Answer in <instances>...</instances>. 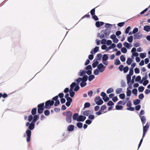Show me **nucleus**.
<instances>
[{"instance_id": "1", "label": "nucleus", "mask_w": 150, "mask_h": 150, "mask_svg": "<svg viewBox=\"0 0 150 150\" xmlns=\"http://www.w3.org/2000/svg\"><path fill=\"white\" fill-rule=\"evenodd\" d=\"M34 127L35 124L31 123L29 127V129H28L26 131V133L27 134V141L28 142H29L30 140V136L31 134V132L30 130L33 129Z\"/></svg>"}, {"instance_id": "2", "label": "nucleus", "mask_w": 150, "mask_h": 150, "mask_svg": "<svg viewBox=\"0 0 150 150\" xmlns=\"http://www.w3.org/2000/svg\"><path fill=\"white\" fill-rule=\"evenodd\" d=\"M110 32V30H109L106 29L103 30L98 34V37H99L100 38H107Z\"/></svg>"}, {"instance_id": "3", "label": "nucleus", "mask_w": 150, "mask_h": 150, "mask_svg": "<svg viewBox=\"0 0 150 150\" xmlns=\"http://www.w3.org/2000/svg\"><path fill=\"white\" fill-rule=\"evenodd\" d=\"M63 115H64L66 116V118L67 122L68 123H70L71 122V117L72 115V113L70 111H67L66 112L63 113Z\"/></svg>"}, {"instance_id": "4", "label": "nucleus", "mask_w": 150, "mask_h": 150, "mask_svg": "<svg viewBox=\"0 0 150 150\" xmlns=\"http://www.w3.org/2000/svg\"><path fill=\"white\" fill-rule=\"evenodd\" d=\"M76 85L75 82L72 83L70 85V88L69 91L70 96L71 97H73L75 94V92L73 91V88Z\"/></svg>"}, {"instance_id": "5", "label": "nucleus", "mask_w": 150, "mask_h": 150, "mask_svg": "<svg viewBox=\"0 0 150 150\" xmlns=\"http://www.w3.org/2000/svg\"><path fill=\"white\" fill-rule=\"evenodd\" d=\"M95 101L97 105H102L103 103V100L99 96H97L96 98Z\"/></svg>"}, {"instance_id": "6", "label": "nucleus", "mask_w": 150, "mask_h": 150, "mask_svg": "<svg viewBox=\"0 0 150 150\" xmlns=\"http://www.w3.org/2000/svg\"><path fill=\"white\" fill-rule=\"evenodd\" d=\"M44 103H42L38 105V113H41L43 112L44 110L43 107L44 106Z\"/></svg>"}, {"instance_id": "7", "label": "nucleus", "mask_w": 150, "mask_h": 150, "mask_svg": "<svg viewBox=\"0 0 150 150\" xmlns=\"http://www.w3.org/2000/svg\"><path fill=\"white\" fill-rule=\"evenodd\" d=\"M97 68L100 71V72H103L105 69L106 67L102 63H100L97 66Z\"/></svg>"}, {"instance_id": "8", "label": "nucleus", "mask_w": 150, "mask_h": 150, "mask_svg": "<svg viewBox=\"0 0 150 150\" xmlns=\"http://www.w3.org/2000/svg\"><path fill=\"white\" fill-rule=\"evenodd\" d=\"M149 124L148 123H147L146 124V125L145 126H143V135L142 136V138H144V136L145 135L147 131V130L148 129V128H149Z\"/></svg>"}, {"instance_id": "9", "label": "nucleus", "mask_w": 150, "mask_h": 150, "mask_svg": "<svg viewBox=\"0 0 150 150\" xmlns=\"http://www.w3.org/2000/svg\"><path fill=\"white\" fill-rule=\"evenodd\" d=\"M86 69L87 70L86 73L88 75H90L92 73V68L91 65H88L86 67Z\"/></svg>"}, {"instance_id": "10", "label": "nucleus", "mask_w": 150, "mask_h": 150, "mask_svg": "<svg viewBox=\"0 0 150 150\" xmlns=\"http://www.w3.org/2000/svg\"><path fill=\"white\" fill-rule=\"evenodd\" d=\"M54 103V101L53 100L51 101L48 100L45 103V108L47 109L48 108L49 105L50 106L52 105Z\"/></svg>"}, {"instance_id": "11", "label": "nucleus", "mask_w": 150, "mask_h": 150, "mask_svg": "<svg viewBox=\"0 0 150 150\" xmlns=\"http://www.w3.org/2000/svg\"><path fill=\"white\" fill-rule=\"evenodd\" d=\"M86 118V117L84 116L79 115L77 119V121L78 122H83Z\"/></svg>"}, {"instance_id": "12", "label": "nucleus", "mask_w": 150, "mask_h": 150, "mask_svg": "<svg viewBox=\"0 0 150 150\" xmlns=\"http://www.w3.org/2000/svg\"><path fill=\"white\" fill-rule=\"evenodd\" d=\"M95 9L93 8L91 11V14L93 19H98L97 16L95 14Z\"/></svg>"}, {"instance_id": "13", "label": "nucleus", "mask_w": 150, "mask_h": 150, "mask_svg": "<svg viewBox=\"0 0 150 150\" xmlns=\"http://www.w3.org/2000/svg\"><path fill=\"white\" fill-rule=\"evenodd\" d=\"M123 45L124 46H125L128 49H130L131 47L132 46V45L131 44L129 43L126 42H124Z\"/></svg>"}, {"instance_id": "14", "label": "nucleus", "mask_w": 150, "mask_h": 150, "mask_svg": "<svg viewBox=\"0 0 150 150\" xmlns=\"http://www.w3.org/2000/svg\"><path fill=\"white\" fill-rule=\"evenodd\" d=\"M142 35L141 34L138 33L136 34L134 36V39H136L142 38Z\"/></svg>"}, {"instance_id": "15", "label": "nucleus", "mask_w": 150, "mask_h": 150, "mask_svg": "<svg viewBox=\"0 0 150 150\" xmlns=\"http://www.w3.org/2000/svg\"><path fill=\"white\" fill-rule=\"evenodd\" d=\"M74 126L72 125H70L67 127V129L69 131H72L74 130Z\"/></svg>"}, {"instance_id": "16", "label": "nucleus", "mask_w": 150, "mask_h": 150, "mask_svg": "<svg viewBox=\"0 0 150 150\" xmlns=\"http://www.w3.org/2000/svg\"><path fill=\"white\" fill-rule=\"evenodd\" d=\"M99 50V47H96L94 49V50L93 51L92 50L91 52V53L92 54H93L96 52H97Z\"/></svg>"}, {"instance_id": "17", "label": "nucleus", "mask_w": 150, "mask_h": 150, "mask_svg": "<svg viewBox=\"0 0 150 150\" xmlns=\"http://www.w3.org/2000/svg\"><path fill=\"white\" fill-rule=\"evenodd\" d=\"M140 117L143 125L146 122V118L144 116H140Z\"/></svg>"}, {"instance_id": "18", "label": "nucleus", "mask_w": 150, "mask_h": 150, "mask_svg": "<svg viewBox=\"0 0 150 150\" xmlns=\"http://www.w3.org/2000/svg\"><path fill=\"white\" fill-rule=\"evenodd\" d=\"M86 72L85 71L81 70L80 72L78 73V75L81 76H83L86 73Z\"/></svg>"}, {"instance_id": "19", "label": "nucleus", "mask_w": 150, "mask_h": 150, "mask_svg": "<svg viewBox=\"0 0 150 150\" xmlns=\"http://www.w3.org/2000/svg\"><path fill=\"white\" fill-rule=\"evenodd\" d=\"M131 76L127 74V83L128 85H129V83L130 81V80L131 79Z\"/></svg>"}, {"instance_id": "20", "label": "nucleus", "mask_w": 150, "mask_h": 150, "mask_svg": "<svg viewBox=\"0 0 150 150\" xmlns=\"http://www.w3.org/2000/svg\"><path fill=\"white\" fill-rule=\"evenodd\" d=\"M132 62V59L130 58H128L126 61V63L128 65H130Z\"/></svg>"}, {"instance_id": "21", "label": "nucleus", "mask_w": 150, "mask_h": 150, "mask_svg": "<svg viewBox=\"0 0 150 150\" xmlns=\"http://www.w3.org/2000/svg\"><path fill=\"white\" fill-rule=\"evenodd\" d=\"M103 23H104L103 22H99V21H97L96 22V25L97 27H99L100 26L102 25Z\"/></svg>"}, {"instance_id": "22", "label": "nucleus", "mask_w": 150, "mask_h": 150, "mask_svg": "<svg viewBox=\"0 0 150 150\" xmlns=\"http://www.w3.org/2000/svg\"><path fill=\"white\" fill-rule=\"evenodd\" d=\"M108 57L107 55L104 54L102 57V61H106L108 59Z\"/></svg>"}, {"instance_id": "23", "label": "nucleus", "mask_w": 150, "mask_h": 150, "mask_svg": "<svg viewBox=\"0 0 150 150\" xmlns=\"http://www.w3.org/2000/svg\"><path fill=\"white\" fill-rule=\"evenodd\" d=\"M122 91V89L121 88H118L116 90V93L117 94H119Z\"/></svg>"}, {"instance_id": "24", "label": "nucleus", "mask_w": 150, "mask_h": 150, "mask_svg": "<svg viewBox=\"0 0 150 150\" xmlns=\"http://www.w3.org/2000/svg\"><path fill=\"white\" fill-rule=\"evenodd\" d=\"M144 30L147 32H149L150 30V27L149 26H145L144 27Z\"/></svg>"}, {"instance_id": "25", "label": "nucleus", "mask_w": 150, "mask_h": 150, "mask_svg": "<svg viewBox=\"0 0 150 150\" xmlns=\"http://www.w3.org/2000/svg\"><path fill=\"white\" fill-rule=\"evenodd\" d=\"M91 113L90 111L89 110H88L86 111H84L83 113V114L85 116H88L89 115V114Z\"/></svg>"}, {"instance_id": "26", "label": "nucleus", "mask_w": 150, "mask_h": 150, "mask_svg": "<svg viewBox=\"0 0 150 150\" xmlns=\"http://www.w3.org/2000/svg\"><path fill=\"white\" fill-rule=\"evenodd\" d=\"M79 117L78 114L77 113H76L74 114L73 115V119L74 120H77V119Z\"/></svg>"}, {"instance_id": "27", "label": "nucleus", "mask_w": 150, "mask_h": 150, "mask_svg": "<svg viewBox=\"0 0 150 150\" xmlns=\"http://www.w3.org/2000/svg\"><path fill=\"white\" fill-rule=\"evenodd\" d=\"M133 37L132 36H130L127 38V40L130 43L132 42L133 41Z\"/></svg>"}, {"instance_id": "28", "label": "nucleus", "mask_w": 150, "mask_h": 150, "mask_svg": "<svg viewBox=\"0 0 150 150\" xmlns=\"http://www.w3.org/2000/svg\"><path fill=\"white\" fill-rule=\"evenodd\" d=\"M95 78V76L93 75H91L89 76L88 80L89 81H91Z\"/></svg>"}, {"instance_id": "29", "label": "nucleus", "mask_w": 150, "mask_h": 150, "mask_svg": "<svg viewBox=\"0 0 150 150\" xmlns=\"http://www.w3.org/2000/svg\"><path fill=\"white\" fill-rule=\"evenodd\" d=\"M82 78V81L86 82L88 78V76L86 75L84 76Z\"/></svg>"}, {"instance_id": "30", "label": "nucleus", "mask_w": 150, "mask_h": 150, "mask_svg": "<svg viewBox=\"0 0 150 150\" xmlns=\"http://www.w3.org/2000/svg\"><path fill=\"white\" fill-rule=\"evenodd\" d=\"M107 49V51L109 49L114 48L115 47L116 45L115 44H112Z\"/></svg>"}, {"instance_id": "31", "label": "nucleus", "mask_w": 150, "mask_h": 150, "mask_svg": "<svg viewBox=\"0 0 150 150\" xmlns=\"http://www.w3.org/2000/svg\"><path fill=\"white\" fill-rule=\"evenodd\" d=\"M100 72V71H99V70L97 69H95L93 72L94 74L96 75H98L99 73Z\"/></svg>"}, {"instance_id": "32", "label": "nucleus", "mask_w": 150, "mask_h": 150, "mask_svg": "<svg viewBox=\"0 0 150 150\" xmlns=\"http://www.w3.org/2000/svg\"><path fill=\"white\" fill-rule=\"evenodd\" d=\"M140 102V100L139 99H137L134 100L133 103L135 105H137L139 104Z\"/></svg>"}, {"instance_id": "33", "label": "nucleus", "mask_w": 150, "mask_h": 150, "mask_svg": "<svg viewBox=\"0 0 150 150\" xmlns=\"http://www.w3.org/2000/svg\"><path fill=\"white\" fill-rule=\"evenodd\" d=\"M99 62L97 61H96L95 62L93 63L92 64V66L93 68H95L98 65Z\"/></svg>"}, {"instance_id": "34", "label": "nucleus", "mask_w": 150, "mask_h": 150, "mask_svg": "<svg viewBox=\"0 0 150 150\" xmlns=\"http://www.w3.org/2000/svg\"><path fill=\"white\" fill-rule=\"evenodd\" d=\"M102 55L100 54H99L97 55L96 59L97 60H99L101 59Z\"/></svg>"}, {"instance_id": "35", "label": "nucleus", "mask_w": 150, "mask_h": 150, "mask_svg": "<svg viewBox=\"0 0 150 150\" xmlns=\"http://www.w3.org/2000/svg\"><path fill=\"white\" fill-rule=\"evenodd\" d=\"M120 64V62L118 59H116L115 60V64L116 65H118Z\"/></svg>"}, {"instance_id": "36", "label": "nucleus", "mask_w": 150, "mask_h": 150, "mask_svg": "<svg viewBox=\"0 0 150 150\" xmlns=\"http://www.w3.org/2000/svg\"><path fill=\"white\" fill-rule=\"evenodd\" d=\"M86 84L87 83L86 82L82 81L80 83V86L81 87H83L86 86Z\"/></svg>"}, {"instance_id": "37", "label": "nucleus", "mask_w": 150, "mask_h": 150, "mask_svg": "<svg viewBox=\"0 0 150 150\" xmlns=\"http://www.w3.org/2000/svg\"><path fill=\"white\" fill-rule=\"evenodd\" d=\"M139 56L142 58H144L146 57V53H140L139 54Z\"/></svg>"}, {"instance_id": "38", "label": "nucleus", "mask_w": 150, "mask_h": 150, "mask_svg": "<svg viewBox=\"0 0 150 150\" xmlns=\"http://www.w3.org/2000/svg\"><path fill=\"white\" fill-rule=\"evenodd\" d=\"M127 96H130L131 94V91L130 90L128 89V88H127Z\"/></svg>"}, {"instance_id": "39", "label": "nucleus", "mask_w": 150, "mask_h": 150, "mask_svg": "<svg viewBox=\"0 0 150 150\" xmlns=\"http://www.w3.org/2000/svg\"><path fill=\"white\" fill-rule=\"evenodd\" d=\"M113 89L112 88H110L107 90V93L109 94L110 93L113 92Z\"/></svg>"}, {"instance_id": "40", "label": "nucleus", "mask_w": 150, "mask_h": 150, "mask_svg": "<svg viewBox=\"0 0 150 150\" xmlns=\"http://www.w3.org/2000/svg\"><path fill=\"white\" fill-rule=\"evenodd\" d=\"M82 81V78L81 77H79V78L77 79L76 80V81L77 82V85L79 84V83L81 82Z\"/></svg>"}, {"instance_id": "41", "label": "nucleus", "mask_w": 150, "mask_h": 150, "mask_svg": "<svg viewBox=\"0 0 150 150\" xmlns=\"http://www.w3.org/2000/svg\"><path fill=\"white\" fill-rule=\"evenodd\" d=\"M37 109L36 108H33L31 111V113L33 115H35L36 113Z\"/></svg>"}, {"instance_id": "42", "label": "nucleus", "mask_w": 150, "mask_h": 150, "mask_svg": "<svg viewBox=\"0 0 150 150\" xmlns=\"http://www.w3.org/2000/svg\"><path fill=\"white\" fill-rule=\"evenodd\" d=\"M137 89L134 88L132 90V93L134 94L135 96H137Z\"/></svg>"}, {"instance_id": "43", "label": "nucleus", "mask_w": 150, "mask_h": 150, "mask_svg": "<svg viewBox=\"0 0 150 150\" xmlns=\"http://www.w3.org/2000/svg\"><path fill=\"white\" fill-rule=\"evenodd\" d=\"M77 126L79 128H81L83 126V124L81 122H78L77 123Z\"/></svg>"}, {"instance_id": "44", "label": "nucleus", "mask_w": 150, "mask_h": 150, "mask_svg": "<svg viewBox=\"0 0 150 150\" xmlns=\"http://www.w3.org/2000/svg\"><path fill=\"white\" fill-rule=\"evenodd\" d=\"M144 88L143 86H140L138 88V90L139 92H142L144 91Z\"/></svg>"}, {"instance_id": "45", "label": "nucleus", "mask_w": 150, "mask_h": 150, "mask_svg": "<svg viewBox=\"0 0 150 150\" xmlns=\"http://www.w3.org/2000/svg\"><path fill=\"white\" fill-rule=\"evenodd\" d=\"M123 107L122 105H117L116 106L115 108L117 110H119L122 109Z\"/></svg>"}, {"instance_id": "46", "label": "nucleus", "mask_w": 150, "mask_h": 150, "mask_svg": "<svg viewBox=\"0 0 150 150\" xmlns=\"http://www.w3.org/2000/svg\"><path fill=\"white\" fill-rule=\"evenodd\" d=\"M121 84L122 87H125L126 86V83L123 80L121 81Z\"/></svg>"}, {"instance_id": "47", "label": "nucleus", "mask_w": 150, "mask_h": 150, "mask_svg": "<svg viewBox=\"0 0 150 150\" xmlns=\"http://www.w3.org/2000/svg\"><path fill=\"white\" fill-rule=\"evenodd\" d=\"M103 98L105 102H106L109 99V98L106 95L105 96L103 97Z\"/></svg>"}, {"instance_id": "48", "label": "nucleus", "mask_w": 150, "mask_h": 150, "mask_svg": "<svg viewBox=\"0 0 150 150\" xmlns=\"http://www.w3.org/2000/svg\"><path fill=\"white\" fill-rule=\"evenodd\" d=\"M129 70V68L127 66H126L123 69V71L124 73H127Z\"/></svg>"}, {"instance_id": "49", "label": "nucleus", "mask_w": 150, "mask_h": 150, "mask_svg": "<svg viewBox=\"0 0 150 150\" xmlns=\"http://www.w3.org/2000/svg\"><path fill=\"white\" fill-rule=\"evenodd\" d=\"M121 52L124 53H126L127 52V50L125 47H123L121 49Z\"/></svg>"}, {"instance_id": "50", "label": "nucleus", "mask_w": 150, "mask_h": 150, "mask_svg": "<svg viewBox=\"0 0 150 150\" xmlns=\"http://www.w3.org/2000/svg\"><path fill=\"white\" fill-rule=\"evenodd\" d=\"M119 96L120 98L121 99H124L125 97V96L124 93H122V94H120L119 95Z\"/></svg>"}, {"instance_id": "51", "label": "nucleus", "mask_w": 150, "mask_h": 150, "mask_svg": "<svg viewBox=\"0 0 150 150\" xmlns=\"http://www.w3.org/2000/svg\"><path fill=\"white\" fill-rule=\"evenodd\" d=\"M133 74V69H130L128 75L130 76H132Z\"/></svg>"}, {"instance_id": "52", "label": "nucleus", "mask_w": 150, "mask_h": 150, "mask_svg": "<svg viewBox=\"0 0 150 150\" xmlns=\"http://www.w3.org/2000/svg\"><path fill=\"white\" fill-rule=\"evenodd\" d=\"M120 59L121 61L124 62L125 60V58L123 55L120 57Z\"/></svg>"}, {"instance_id": "53", "label": "nucleus", "mask_w": 150, "mask_h": 150, "mask_svg": "<svg viewBox=\"0 0 150 150\" xmlns=\"http://www.w3.org/2000/svg\"><path fill=\"white\" fill-rule=\"evenodd\" d=\"M90 17V15L89 14V13L86 14V15H85L84 16H83L81 19H83L84 18H89Z\"/></svg>"}, {"instance_id": "54", "label": "nucleus", "mask_w": 150, "mask_h": 150, "mask_svg": "<svg viewBox=\"0 0 150 150\" xmlns=\"http://www.w3.org/2000/svg\"><path fill=\"white\" fill-rule=\"evenodd\" d=\"M130 29V26L128 27L126 29L125 31V33L126 34L128 33L129 30Z\"/></svg>"}, {"instance_id": "55", "label": "nucleus", "mask_w": 150, "mask_h": 150, "mask_svg": "<svg viewBox=\"0 0 150 150\" xmlns=\"http://www.w3.org/2000/svg\"><path fill=\"white\" fill-rule=\"evenodd\" d=\"M50 113V112L48 110H46L44 111V114L46 116L48 115H49Z\"/></svg>"}, {"instance_id": "56", "label": "nucleus", "mask_w": 150, "mask_h": 150, "mask_svg": "<svg viewBox=\"0 0 150 150\" xmlns=\"http://www.w3.org/2000/svg\"><path fill=\"white\" fill-rule=\"evenodd\" d=\"M94 118V116L92 115H89L88 117V118L91 120H93Z\"/></svg>"}, {"instance_id": "57", "label": "nucleus", "mask_w": 150, "mask_h": 150, "mask_svg": "<svg viewBox=\"0 0 150 150\" xmlns=\"http://www.w3.org/2000/svg\"><path fill=\"white\" fill-rule=\"evenodd\" d=\"M75 87L74 89V91H78L79 89V85H77Z\"/></svg>"}, {"instance_id": "58", "label": "nucleus", "mask_w": 150, "mask_h": 150, "mask_svg": "<svg viewBox=\"0 0 150 150\" xmlns=\"http://www.w3.org/2000/svg\"><path fill=\"white\" fill-rule=\"evenodd\" d=\"M107 105L108 106L112 105H114V103L112 101H110L107 103Z\"/></svg>"}, {"instance_id": "59", "label": "nucleus", "mask_w": 150, "mask_h": 150, "mask_svg": "<svg viewBox=\"0 0 150 150\" xmlns=\"http://www.w3.org/2000/svg\"><path fill=\"white\" fill-rule=\"evenodd\" d=\"M135 72L136 74H139V73L140 71L139 69L137 68H136L134 69Z\"/></svg>"}, {"instance_id": "60", "label": "nucleus", "mask_w": 150, "mask_h": 150, "mask_svg": "<svg viewBox=\"0 0 150 150\" xmlns=\"http://www.w3.org/2000/svg\"><path fill=\"white\" fill-rule=\"evenodd\" d=\"M138 29L137 28H134L132 31V33L134 34V33H136L137 32H138Z\"/></svg>"}, {"instance_id": "61", "label": "nucleus", "mask_w": 150, "mask_h": 150, "mask_svg": "<svg viewBox=\"0 0 150 150\" xmlns=\"http://www.w3.org/2000/svg\"><path fill=\"white\" fill-rule=\"evenodd\" d=\"M90 106V104L89 103H86L84 104V107L85 108H88Z\"/></svg>"}, {"instance_id": "62", "label": "nucleus", "mask_w": 150, "mask_h": 150, "mask_svg": "<svg viewBox=\"0 0 150 150\" xmlns=\"http://www.w3.org/2000/svg\"><path fill=\"white\" fill-rule=\"evenodd\" d=\"M138 97L140 99H142L144 98V96L143 93H141L139 95Z\"/></svg>"}, {"instance_id": "63", "label": "nucleus", "mask_w": 150, "mask_h": 150, "mask_svg": "<svg viewBox=\"0 0 150 150\" xmlns=\"http://www.w3.org/2000/svg\"><path fill=\"white\" fill-rule=\"evenodd\" d=\"M127 110H130V111H133L134 110V108L132 107H130L129 108H127Z\"/></svg>"}, {"instance_id": "64", "label": "nucleus", "mask_w": 150, "mask_h": 150, "mask_svg": "<svg viewBox=\"0 0 150 150\" xmlns=\"http://www.w3.org/2000/svg\"><path fill=\"white\" fill-rule=\"evenodd\" d=\"M141 76H137V77H136V78L135 81H139L141 80Z\"/></svg>"}]
</instances>
